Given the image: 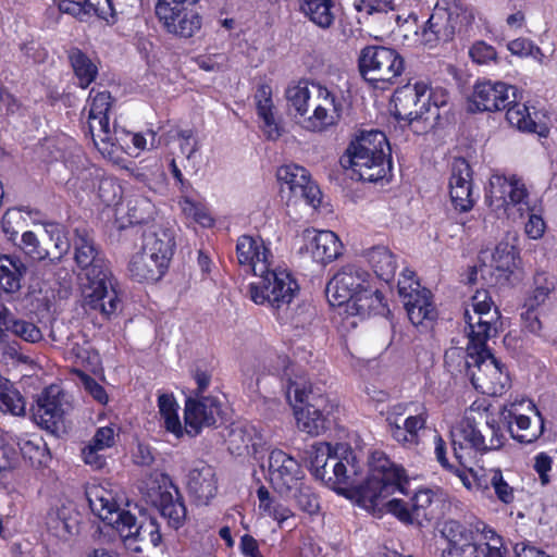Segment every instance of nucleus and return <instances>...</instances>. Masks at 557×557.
Here are the masks:
<instances>
[{"label": "nucleus", "instance_id": "f257e3e1", "mask_svg": "<svg viewBox=\"0 0 557 557\" xmlns=\"http://www.w3.org/2000/svg\"><path fill=\"white\" fill-rule=\"evenodd\" d=\"M368 465V476L362 480V467L351 450L339 457L325 446L310 457V471L317 480L338 495L356 498L359 505L373 512L382 498H388L396 492L410 493L405 469L391 461L383 451L372 453Z\"/></svg>", "mask_w": 557, "mask_h": 557}, {"label": "nucleus", "instance_id": "f03ea898", "mask_svg": "<svg viewBox=\"0 0 557 557\" xmlns=\"http://www.w3.org/2000/svg\"><path fill=\"white\" fill-rule=\"evenodd\" d=\"M236 257L239 265L246 267L258 277L250 284L251 299L256 304L268 302L271 307L281 309L292 302L298 284L286 270L271 268L273 255L261 238L249 235L238 237Z\"/></svg>", "mask_w": 557, "mask_h": 557}, {"label": "nucleus", "instance_id": "7ed1b4c3", "mask_svg": "<svg viewBox=\"0 0 557 557\" xmlns=\"http://www.w3.org/2000/svg\"><path fill=\"white\" fill-rule=\"evenodd\" d=\"M72 244L74 261L85 272L88 281L85 292L86 305L110 318L121 309L122 300L108 260L86 227L74 228Z\"/></svg>", "mask_w": 557, "mask_h": 557}, {"label": "nucleus", "instance_id": "20e7f679", "mask_svg": "<svg viewBox=\"0 0 557 557\" xmlns=\"http://www.w3.org/2000/svg\"><path fill=\"white\" fill-rule=\"evenodd\" d=\"M285 97L289 109L304 117V127L311 132H324L348 115L349 102L343 91L320 83L300 81L287 87Z\"/></svg>", "mask_w": 557, "mask_h": 557}, {"label": "nucleus", "instance_id": "39448f33", "mask_svg": "<svg viewBox=\"0 0 557 557\" xmlns=\"http://www.w3.org/2000/svg\"><path fill=\"white\" fill-rule=\"evenodd\" d=\"M344 169H351L359 180L377 182L392 171L391 147L384 133L371 131L350 143L339 159Z\"/></svg>", "mask_w": 557, "mask_h": 557}, {"label": "nucleus", "instance_id": "423d86ee", "mask_svg": "<svg viewBox=\"0 0 557 557\" xmlns=\"http://www.w3.org/2000/svg\"><path fill=\"white\" fill-rule=\"evenodd\" d=\"M393 114L417 135L428 134L442 125L441 108L432 102L428 85L418 82L398 87L392 97Z\"/></svg>", "mask_w": 557, "mask_h": 557}, {"label": "nucleus", "instance_id": "0eeeda50", "mask_svg": "<svg viewBox=\"0 0 557 557\" xmlns=\"http://www.w3.org/2000/svg\"><path fill=\"white\" fill-rule=\"evenodd\" d=\"M286 397L295 408L298 429L315 436L330 428L334 405L322 394L313 392L306 381H288Z\"/></svg>", "mask_w": 557, "mask_h": 557}, {"label": "nucleus", "instance_id": "6e6552de", "mask_svg": "<svg viewBox=\"0 0 557 557\" xmlns=\"http://www.w3.org/2000/svg\"><path fill=\"white\" fill-rule=\"evenodd\" d=\"M466 375L482 394L502 395L509 386L506 367L494 357L486 345L466 348Z\"/></svg>", "mask_w": 557, "mask_h": 557}, {"label": "nucleus", "instance_id": "1a4fd4ad", "mask_svg": "<svg viewBox=\"0 0 557 557\" xmlns=\"http://www.w3.org/2000/svg\"><path fill=\"white\" fill-rule=\"evenodd\" d=\"M428 409L422 403H397L387 407L385 421L394 441L405 448H416L426 429Z\"/></svg>", "mask_w": 557, "mask_h": 557}, {"label": "nucleus", "instance_id": "9d476101", "mask_svg": "<svg viewBox=\"0 0 557 557\" xmlns=\"http://www.w3.org/2000/svg\"><path fill=\"white\" fill-rule=\"evenodd\" d=\"M386 499H381L374 512H382L385 509L405 524L426 528L442 515L441 499L431 488L416 491L409 502L398 498Z\"/></svg>", "mask_w": 557, "mask_h": 557}, {"label": "nucleus", "instance_id": "9b49d317", "mask_svg": "<svg viewBox=\"0 0 557 557\" xmlns=\"http://www.w3.org/2000/svg\"><path fill=\"white\" fill-rule=\"evenodd\" d=\"M404 70V58L394 48L370 45L360 50L358 71L374 87H379V83L394 84Z\"/></svg>", "mask_w": 557, "mask_h": 557}, {"label": "nucleus", "instance_id": "f8f14e48", "mask_svg": "<svg viewBox=\"0 0 557 557\" xmlns=\"http://www.w3.org/2000/svg\"><path fill=\"white\" fill-rule=\"evenodd\" d=\"M451 436L454 457L461 466H465V449L486 453L499 449L506 440L502 426L495 419L487 420L482 428H479L473 420L467 419L460 428L451 432Z\"/></svg>", "mask_w": 557, "mask_h": 557}, {"label": "nucleus", "instance_id": "ddd939ff", "mask_svg": "<svg viewBox=\"0 0 557 557\" xmlns=\"http://www.w3.org/2000/svg\"><path fill=\"white\" fill-rule=\"evenodd\" d=\"M473 20L472 11L458 4L448 9L435 8L422 28V40L430 46L438 41H449L456 33H467Z\"/></svg>", "mask_w": 557, "mask_h": 557}, {"label": "nucleus", "instance_id": "4468645a", "mask_svg": "<svg viewBox=\"0 0 557 557\" xmlns=\"http://www.w3.org/2000/svg\"><path fill=\"white\" fill-rule=\"evenodd\" d=\"M268 470L271 486L282 497H290L306 475L299 461L282 449L270 451Z\"/></svg>", "mask_w": 557, "mask_h": 557}, {"label": "nucleus", "instance_id": "2eb2a0df", "mask_svg": "<svg viewBox=\"0 0 557 557\" xmlns=\"http://www.w3.org/2000/svg\"><path fill=\"white\" fill-rule=\"evenodd\" d=\"M370 273L355 264L343 267L326 284L325 295L331 306L347 307L359 289L369 284Z\"/></svg>", "mask_w": 557, "mask_h": 557}, {"label": "nucleus", "instance_id": "dca6fc26", "mask_svg": "<svg viewBox=\"0 0 557 557\" xmlns=\"http://www.w3.org/2000/svg\"><path fill=\"white\" fill-rule=\"evenodd\" d=\"M517 98V88L503 82L482 81L473 87L468 111L495 112L506 109Z\"/></svg>", "mask_w": 557, "mask_h": 557}, {"label": "nucleus", "instance_id": "f3484780", "mask_svg": "<svg viewBox=\"0 0 557 557\" xmlns=\"http://www.w3.org/2000/svg\"><path fill=\"white\" fill-rule=\"evenodd\" d=\"M398 293L404 300L407 315L413 325L432 322L437 317V311L432 302V294L428 288H421L416 280L399 278Z\"/></svg>", "mask_w": 557, "mask_h": 557}, {"label": "nucleus", "instance_id": "a211bd4d", "mask_svg": "<svg viewBox=\"0 0 557 557\" xmlns=\"http://www.w3.org/2000/svg\"><path fill=\"white\" fill-rule=\"evenodd\" d=\"M276 176L283 193L287 187L290 197L295 199H302L313 208L321 203L320 188L311 181L309 172L304 166L283 165L277 170Z\"/></svg>", "mask_w": 557, "mask_h": 557}, {"label": "nucleus", "instance_id": "6ab92c4d", "mask_svg": "<svg viewBox=\"0 0 557 557\" xmlns=\"http://www.w3.org/2000/svg\"><path fill=\"white\" fill-rule=\"evenodd\" d=\"M116 532L126 545L128 542L149 541L154 547L162 541L160 525L157 519L147 516L146 510H139V519L132 513H124L116 525Z\"/></svg>", "mask_w": 557, "mask_h": 557}, {"label": "nucleus", "instance_id": "aec40b11", "mask_svg": "<svg viewBox=\"0 0 557 557\" xmlns=\"http://www.w3.org/2000/svg\"><path fill=\"white\" fill-rule=\"evenodd\" d=\"M156 15L168 33L181 38H190L201 28V16L183 5L157 3Z\"/></svg>", "mask_w": 557, "mask_h": 557}, {"label": "nucleus", "instance_id": "412c9836", "mask_svg": "<svg viewBox=\"0 0 557 557\" xmlns=\"http://www.w3.org/2000/svg\"><path fill=\"white\" fill-rule=\"evenodd\" d=\"M220 411V403L213 397L187 398L184 409V432L191 437L197 436L202 428H210L216 423Z\"/></svg>", "mask_w": 557, "mask_h": 557}, {"label": "nucleus", "instance_id": "4be33fe9", "mask_svg": "<svg viewBox=\"0 0 557 557\" xmlns=\"http://www.w3.org/2000/svg\"><path fill=\"white\" fill-rule=\"evenodd\" d=\"M449 196L455 210L459 212H468L474 206L472 169L465 158H456L451 163Z\"/></svg>", "mask_w": 557, "mask_h": 557}, {"label": "nucleus", "instance_id": "5701e85b", "mask_svg": "<svg viewBox=\"0 0 557 557\" xmlns=\"http://www.w3.org/2000/svg\"><path fill=\"white\" fill-rule=\"evenodd\" d=\"M161 483L165 488L160 491L153 503L160 515L168 521L169 527L177 530L183 527L187 517L184 497L169 475L162 474Z\"/></svg>", "mask_w": 557, "mask_h": 557}, {"label": "nucleus", "instance_id": "b1692460", "mask_svg": "<svg viewBox=\"0 0 557 557\" xmlns=\"http://www.w3.org/2000/svg\"><path fill=\"white\" fill-rule=\"evenodd\" d=\"M187 490L196 505H209L218 493L214 468L203 461L196 462L188 473Z\"/></svg>", "mask_w": 557, "mask_h": 557}, {"label": "nucleus", "instance_id": "393cba45", "mask_svg": "<svg viewBox=\"0 0 557 557\" xmlns=\"http://www.w3.org/2000/svg\"><path fill=\"white\" fill-rule=\"evenodd\" d=\"M527 188L520 181L510 180L500 175H494L490 180V189L485 196L488 206L496 208L507 207L508 205H528Z\"/></svg>", "mask_w": 557, "mask_h": 557}, {"label": "nucleus", "instance_id": "a878e982", "mask_svg": "<svg viewBox=\"0 0 557 557\" xmlns=\"http://www.w3.org/2000/svg\"><path fill=\"white\" fill-rule=\"evenodd\" d=\"M306 248L313 260L322 264L330 263L342 255L343 245L332 231H306Z\"/></svg>", "mask_w": 557, "mask_h": 557}, {"label": "nucleus", "instance_id": "bb28decb", "mask_svg": "<svg viewBox=\"0 0 557 557\" xmlns=\"http://www.w3.org/2000/svg\"><path fill=\"white\" fill-rule=\"evenodd\" d=\"M346 312L350 315L366 318L372 314L385 315L389 312V309L382 292L367 284L363 289H359L355 298L346 307Z\"/></svg>", "mask_w": 557, "mask_h": 557}, {"label": "nucleus", "instance_id": "cd10ccee", "mask_svg": "<svg viewBox=\"0 0 557 557\" xmlns=\"http://www.w3.org/2000/svg\"><path fill=\"white\" fill-rule=\"evenodd\" d=\"M169 264L158 260L145 250L135 253L128 263L131 277L139 283H156L165 274Z\"/></svg>", "mask_w": 557, "mask_h": 557}, {"label": "nucleus", "instance_id": "c85d7f7f", "mask_svg": "<svg viewBox=\"0 0 557 557\" xmlns=\"http://www.w3.org/2000/svg\"><path fill=\"white\" fill-rule=\"evenodd\" d=\"M28 267L15 253H0V289L5 294H16L23 287Z\"/></svg>", "mask_w": 557, "mask_h": 557}, {"label": "nucleus", "instance_id": "c756f323", "mask_svg": "<svg viewBox=\"0 0 557 557\" xmlns=\"http://www.w3.org/2000/svg\"><path fill=\"white\" fill-rule=\"evenodd\" d=\"M492 261L493 267L497 272L498 282L502 284H513L512 277L518 280L516 276V271L518 270L519 251L510 242L509 236H507L505 240H502L497 244L492 256Z\"/></svg>", "mask_w": 557, "mask_h": 557}, {"label": "nucleus", "instance_id": "7c9ffc66", "mask_svg": "<svg viewBox=\"0 0 557 557\" xmlns=\"http://www.w3.org/2000/svg\"><path fill=\"white\" fill-rule=\"evenodd\" d=\"M537 420L532 425L531 419L524 414H515L508 411V414L504 416V420L507 422V429L511 437L521 444L534 443L544 432V419L541 413L535 410Z\"/></svg>", "mask_w": 557, "mask_h": 557}, {"label": "nucleus", "instance_id": "2f4dec72", "mask_svg": "<svg viewBox=\"0 0 557 557\" xmlns=\"http://www.w3.org/2000/svg\"><path fill=\"white\" fill-rule=\"evenodd\" d=\"M60 396V387L50 385L38 397L35 416L40 419L39 423L46 425V428L55 426L62 419L64 410Z\"/></svg>", "mask_w": 557, "mask_h": 557}, {"label": "nucleus", "instance_id": "473e14b6", "mask_svg": "<svg viewBox=\"0 0 557 557\" xmlns=\"http://www.w3.org/2000/svg\"><path fill=\"white\" fill-rule=\"evenodd\" d=\"M143 237L141 249L158 260L163 259L169 264L174 253V232L170 228L158 227L154 231L144 233Z\"/></svg>", "mask_w": 557, "mask_h": 557}, {"label": "nucleus", "instance_id": "72a5a7b5", "mask_svg": "<svg viewBox=\"0 0 557 557\" xmlns=\"http://www.w3.org/2000/svg\"><path fill=\"white\" fill-rule=\"evenodd\" d=\"M363 257L380 280L389 283L394 278L397 263L394 253L387 247L373 246L364 250Z\"/></svg>", "mask_w": 557, "mask_h": 557}, {"label": "nucleus", "instance_id": "f704fd0d", "mask_svg": "<svg viewBox=\"0 0 557 557\" xmlns=\"http://www.w3.org/2000/svg\"><path fill=\"white\" fill-rule=\"evenodd\" d=\"M226 442L232 454L242 455L244 451L249 453L251 447L255 458L258 459L257 454L261 436L258 435L253 425L245 424L231 428Z\"/></svg>", "mask_w": 557, "mask_h": 557}, {"label": "nucleus", "instance_id": "c9c22d12", "mask_svg": "<svg viewBox=\"0 0 557 557\" xmlns=\"http://www.w3.org/2000/svg\"><path fill=\"white\" fill-rule=\"evenodd\" d=\"M67 58L82 88H87L96 81L98 67L85 52L73 47L67 51Z\"/></svg>", "mask_w": 557, "mask_h": 557}, {"label": "nucleus", "instance_id": "e433bc0d", "mask_svg": "<svg viewBox=\"0 0 557 557\" xmlns=\"http://www.w3.org/2000/svg\"><path fill=\"white\" fill-rule=\"evenodd\" d=\"M333 5L332 0H300V11L322 29H329L334 24Z\"/></svg>", "mask_w": 557, "mask_h": 557}, {"label": "nucleus", "instance_id": "4c0bfd02", "mask_svg": "<svg viewBox=\"0 0 557 557\" xmlns=\"http://www.w3.org/2000/svg\"><path fill=\"white\" fill-rule=\"evenodd\" d=\"M88 132L91 135L94 144L102 153L106 151L110 152L109 147L115 146V140H117L115 137L116 128H114V133L112 134L108 115L88 117Z\"/></svg>", "mask_w": 557, "mask_h": 557}, {"label": "nucleus", "instance_id": "58836bf2", "mask_svg": "<svg viewBox=\"0 0 557 557\" xmlns=\"http://www.w3.org/2000/svg\"><path fill=\"white\" fill-rule=\"evenodd\" d=\"M465 322L467 324L465 331L468 337L467 347H482L486 345L490 339V334H492V329L488 325L490 321H482V315L470 313L469 310L465 311L463 314Z\"/></svg>", "mask_w": 557, "mask_h": 557}, {"label": "nucleus", "instance_id": "ea45409f", "mask_svg": "<svg viewBox=\"0 0 557 557\" xmlns=\"http://www.w3.org/2000/svg\"><path fill=\"white\" fill-rule=\"evenodd\" d=\"M441 534L448 542V546H466V544H474V542H478L474 535V524L467 527L454 519H449L443 523Z\"/></svg>", "mask_w": 557, "mask_h": 557}, {"label": "nucleus", "instance_id": "a19ab883", "mask_svg": "<svg viewBox=\"0 0 557 557\" xmlns=\"http://www.w3.org/2000/svg\"><path fill=\"white\" fill-rule=\"evenodd\" d=\"M45 232L54 244V251L50 252L49 264H58L73 246L72 239L67 238L64 226L55 222L46 223Z\"/></svg>", "mask_w": 557, "mask_h": 557}, {"label": "nucleus", "instance_id": "79ce46f5", "mask_svg": "<svg viewBox=\"0 0 557 557\" xmlns=\"http://www.w3.org/2000/svg\"><path fill=\"white\" fill-rule=\"evenodd\" d=\"M158 407L164 420L165 429L177 437H181L184 434V430L177 414L178 405L174 396L171 394H161L158 398Z\"/></svg>", "mask_w": 557, "mask_h": 557}, {"label": "nucleus", "instance_id": "37998d69", "mask_svg": "<svg viewBox=\"0 0 557 557\" xmlns=\"http://www.w3.org/2000/svg\"><path fill=\"white\" fill-rule=\"evenodd\" d=\"M92 511L107 524L116 530L120 518L129 510L121 509L115 502L111 498L99 497L96 500H90Z\"/></svg>", "mask_w": 557, "mask_h": 557}, {"label": "nucleus", "instance_id": "c03bdc74", "mask_svg": "<svg viewBox=\"0 0 557 557\" xmlns=\"http://www.w3.org/2000/svg\"><path fill=\"white\" fill-rule=\"evenodd\" d=\"M153 215V205L143 196H137L127 201L126 216L132 225L148 223Z\"/></svg>", "mask_w": 557, "mask_h": 557}, {"label": "nucleus", "instance_id": "a18cd8bd", "mask_svg": "<svg viewBox=\"0 0 557 557\" xmlns=\"http://www.w3.org/2000/svg\"><path fill=\"white\" fill-rule=\"evenodd\" d=\"M506 109V119L510 125L520 131L536 132V123L531 119L528 107L518 102V97Z\"/></svg>", "mask_w": 557, "mask_h": 557}, {"label": "nucleus", "instance_id": "49530a36", "mask_svg": "<svg viewBox=\"0 0 557 557\" xmlns=\"http://www.w3.org/2000/svg\"><path fill=\"white\" fill-rule=\"evenodd\" d=\"M17 246L34 261H49L50 259V251L41 246L37 235L32 231H27L22 234L21 243Z\"/></svg>", "mask_w": 557, "mask_h": 557}, {"label": "nucleus", "instance_id": "de8ad7c7", "mask_svg": "<svg viewBox=\"0 0 557 557\" xmlns=\"http://www.w3.org/2000/svg\"><path fill=\"white\" fill-rule=\"evenodd\" d=\"M256 103L258 115L263 121V131L267 137L271 140L277 139L281 136V128L273 115L272 98L258 100Z\"/></svg>", "mask_w": 557, "mask_h": 557}, {"label": "nucleus", "instance_id": "09e8293b", "mask_svg": "<svg viewBox=\"0 0 557 557\" xmlns=\"http://www.w3.org/2000/svg\"><path fill=\"white\" fill-rule=\"evenodd\" d=\"M73 4L77 7L78 12L94 13L107 22H115V10L112 0H85L83 5L81 3Z\"/></svg>", "mask_w": 557, "mask_h": 557}, {"label": "nucleus", "instance_id": "8fccbe9b", "mask_svg": "<svg viewBox=\"0 0 557 557\" xmlns=\"http://www.w3.org/2000/svg\"><path fill=\"white\" fill-rule=\"evenodd\" d=\"M290 497L296 500L299 509L309 515H314L320 509L318 496L310 486L304 484V481L294 490Z\"/></svg>", "mask_w": 557, "mask_h": 557}, {"label": "nucleus", "instance_id": "3c124183", "mask_svg": "<svg viewBox=\"0 0 557 557\" xmlns=\"http://www.w3.org/2000/svg\"><path fill=\"white\" fill-rule=\"evenodd\" d=\"M41 442V440L38 442L28 440L18 444V455L21 454L23 458L27 460L32 467L35 468L40 467L45 462L47 448L46 444H42Z\"/></svg>", "mask_w": 557, "mask_h": 557}, {"label": "nucleus", "instance_id": "603ef678", "mask_svg": "<svg viewBox=\"0 0 557 557\" xmlns=\"http://www.w3.org/2000/svg\"><path fill=\"white\" fill-rule=\"evenodd\" d=\"M488 483L493 487L496 497L504 504H511L515 500V491L503 476L499 469H492L488 472Z\"/></svg>", "mask_w": 557, "mask_h": 557}, {"label": "nucleus", "instance_id": "864d4df0", "mask_svg": "<svg viewBox=\"0 0 557 557\" xmlns=\"http://www.w3.org/2000/svg\"><path fill=\"white\" fill-rule=\"evenodd\" d=\"M10 333L27 343H38L42 339V333L37 325L15 317L12 324H10Z\"/></svg>", "mask_w": 557, "mask_h": 557}, {"label": "nucleus", "instance_id": "5fc2aeb1", "mask_svg": "<svg viewBox=\"0 0 557 557\" xmlns=\"http://www.w3.org/2000/svg\"><path fill=\"white\" fill-rule=\"evenodd\" d=\"M0 410L10 412L13 416L25 413V401L18 391L14 388L0 391Z\"/></svg>", "mask_w": 557, "mask_h": 557}, {"label": "nucleus", "instance_id": "6e6d98bb", "mask_svg": "<svg viewBox=\"0 0 557 557\" xmlns=\"http://www.w3.org/2000/svg\"><path fill=\"white\" fill-rule=\"evenodd\" d=\"M18 465V451L0 437V480Z\"/></svg>", "mask_w": 557, "mask_h": 557}, {"label": "nucleus", "instance_id": "4d7b16f0", "mask_svg": "<svg viewBox=\"0 0 557 557\" xmlns=\"http://www.w3.org/2000/svg\"><path fill=\"white\" fill-rule=\"evenodd\" d=\"M475 314L492 315L494 319H500V312L497 307L492 311V298L487 290H478L471 298Z\"/></svg>", "mask_w": 557, "mask_h": 557}, {"label": "nucleus", "instance_id": "13d9d810", "mask_svg": "<svg viewBox=\"0 0 557 557\" xmlns=\"http://www.w3.org/2000/svg\"><path fill=\"white\" fill-rule=\"evenodd\" d=\"M74 373L79 377L84 388L100 404L108 401V395L104 388L90 375L82 370H74Z\"/></svg>", "mask_w": 557, "mask_h": 557}, {"label": "nucleus", "instance_id": "bf43d9fd", "mask_svg": "<svg viewBox=\"0 0 557 557\" xmlns=\"http://www.w3.org/2000/svg\"><path fill=\"white\" fill-rule=\"evenodd\" d=\"M508 50L519 57H533L539 59L542 57L541 49L535 46L531 40L525 38H518L508 44Z\"/></svg>", "mask_w": 557, "mask_h": 557}, {"label": "nucleus", "instance_id": "052dcab7", "mask_svg": "<svg viewBox=\"0 0 557 557\" xmlns=\"http://www.w3.org/2000/svg\"><path fill=\"white\" fill-rule=\"evenodd\" d=\"M469 55L472 61L478 64H486L490 61L496 60L497 52L495 48L484 41H476L470 48Z\"/></svg>", "mask_w": 557, "mask_h": 557}, {"label": "nucleus", "instance_id": "680f3d73", "mask_svg": "<svg viewBox=\"0 0 557 557\" xmlns=\"http://www.w3.org/2000/svg\"><path fill=\"white\" fill-rule=\"evenodd\" d=\"M112 106V97L109 91L97 92L90 103L88 117L108 115Z\"/></svg>", "mask_w": 557, "mask_h": 557}, {"label": "nucleus", "instance_id": "e2e57ef3", "mask_svg": "<svg viewBox=\"0 0 557 557\" xmlns=\"http://www.w3.org/2000/svg\"><path fill=\"white\" fill-rule=\"evenodd\" d=\"M394 1L395 0H356L354 5L358 12L364 11L367 14L371 15L374 12L394 10Z\"/></svg>", "mask_w": 557, "mask_h": 557}, {"label": "nucleus", "instance_id": "0e129e2a", "mask_svg": "<svg viewBox=\"0 0 557 557\" xmlns=\"http://www.w3.org/2000/svg\"><path fill=\"white\" fill-rule=\"evenodd\" d=\"M524 307L527 309L521 312L522 327L532 334L539 335L542 330V323L536 311L537 306H530L529 302H525Z\"/></svg>", "mask_w": 557, "mask_h": 557}, {"label": "nucleus", "instance_id": "69168bd1", "mask_svg": "<svg viewBox=\"0 0 557 557\" xmlns=\"http://www.w3.org/2000/svg\"><path fill=\"white\" fill-rule=\"evenodd\" d=\"M177 137L182 140L180 148L185 154L187 162H190L195 153L199 150V141L194 137L191 129H183L177 133Z\"/></svg>", "mask_w": 557, "mask_h": 557}, {"label": "nucleus", "instance_id": "338daca9", "mask_svg": "<svg viewBox=\"0 0 557 557\" xmlns=\"http://www.w3.org/2000/svg\"><path fill=\"white\" fill-rule=\"evenodd\" d=\"M474 535L481 544L500 545L502 537L483 521L474 523Z\"/></svg>", "mask_w": 557, "mask_h": 557}, {"label": "nucleus", "instance_id": "774afa93", "mask_svg": "<svg viewBox=\"0 0 557 557\" xmlns=\"http://www.w3.org/2000/svg\"><path fill=\"white\" fill-rule=\"evenodd\" d=\"M479 542L474 544L447 546L442 553V557H480Z\"/></svg>", "mask_w": 557, "mask_h": 557}]
</instances>
